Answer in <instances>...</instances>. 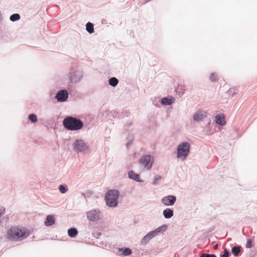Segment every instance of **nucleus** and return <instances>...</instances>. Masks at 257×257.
<instances>
[{
	"label": "nucleus",
	"mask_w": 257,
	"mask_h": 257,
	"mask_svg": "<svg viewBox=\"0 0 257 257\" xmlns=\"http://www.w3.org/2000/svg\"><path fill=\"white\" fill-rule=\"evenodd\" d=\"M217 248H218V244H215V245L214 246V248L215 249H217Z\"/></svg>",
	"instance_id": "nucleus-32"
},
{
	"label": "nucleus",
	"mask_w": 257,
	"mask_h": 257,
	"mask_svg": "<svg viewBox=\"0 0 257 257\" xmlns=\"http://www.w3.org/2000/svg\"><path fill=\"white\" fill-rule=\"evenodd\" d=\"M86 26V30L88 33L91 34L94 32L93 25L92 23L88 22V23H87Z\"/></svg>",
	"instance_id": "nucleus-19"
},
{
	"label": "nucleus",
	"mask_w": 257,
	"mask_h": 257,
	"mask_svg": "<svg viewBox=\"0 0 257 257\" xmlns=\"http://www.w3.org/2000/svg\"><path fill=\"white\" fill-rule=\"evenodd\" d=\"M206 257H216V256L215 254H207V255H205Z\"/></svg>",
	"instance_id": "nucleus-30"
},
{
	"label": "nucleus",
	"mask_w": 257,
	"mask_h": 257,
	"mask_svg": "<svg viewBox=\"0 0 257 257\" xmlns=\"http://www.w3.org/2000/svg\"><path fill=\"white\" fill-rule=\"evenodd\" d=\"M185 91V86L183 85H179L176 89V92L179 93V95H183Z\"/></svg>",
	"instance_id": "nucleus-21"
},
{
	"label": "nucleus",
	"mask_w": 257,
	"mask_h": 257,
	"mask_svg": "<svg viewBox=\"0 0 257 257\" xmlns=\"http://www.w3.org/2000/svg\"><path fill=\"white\" fill-rule=\"evenodd\" d=\"M74 149L78 151H83L87 149V146L82 141L77 140L74 145Z\"/></svg>",
	"instance_id": "nucleus-7"
},
{
	"label": "nucleus",
	"mask_w": 257,
	"mask_h": 257,
	"mask_svg": "<svg viewBox=\"0 0 257 257\" xmlns=\"http://www.w3.org/2000/svg\"><path fill=\"white\" fill-rule=\"evenodd\" d=\"M29 119L32 122H36L37 120V117L36 115L34 114H31L29 116Z\"/></svg>",
	"instance_id": "nucleus-24"
},
{
	"label": "nucleus",
	"mask_w": 257,
	"mask_h": 257,
	"mask_svg": "<svg viewBox=\"0 0 257 257\" xmlns=\"http://www.w3.org/2000/svg\"><path fill=\"white\" fill-rule=\"evenodd\" d=\"M56 97L58 101H65L68 97V92L66 90H61L56 95Z\"/></svg>",
	"instance_id": "nucleus-9"
},
{
	"label": "nucleus",
	"mask_w": 257,
	"mask_h": 257,
	"mask_svg": "<svg viewBox=\"0 0 257 257\" xmlns=\"http://www.w3.org/2000/svg\"><path fill=\"white\" fill-rule=\"evenodd\" d=\"M119 192L116 190H111L106 194L105 199L106 204L110 207H115L117 204Z\"/></svg>",
	"instance_id": "nucleus-3"
},
{
	"label": "nucleus",
	"mask_w": 257,
	"mask_h": 257,
	"mask_svg": "<svg viewBox=\"0 0 257 257\" xmlns=\"http://www.w3.org/2000/svg\"><path fill=\"white\" fill-rule=\"evenodd\" d=\"M216 122L221 125H224L225 124V120L224 116L223 114H218L215 117Z\"/></svg>",
	"instance_id": "nucleus-10"
},
{
	"label": "nucleus",
	"mask_w": 257,
	"mask_h": 257,
	"mask_svg": "<svg viewBox=\"0 0 257 257\" xmlns=\"http://www.w3.org/2000/svg\"><path fill=\"white\" fill-rule=\"evenodd\" d=\"M210 79L212 81H215L217 80V76L214 73H212L210 76Z\"/></svg>",
	"instance_id": "nucleus-28"
},
{
	"label": "nucleus",
	"mask_w": 257,
	"mask_h": 257,
	"mask_svg": "<svg viewBox=\"0 0 257 257\" xmlns=\"http://www.w3.org/2000/svg\"><path fill=\"white\" fill-rule=\"evenodd\" d=\"M163 215L166 218H170L173 215V211L170 208H167L163 211Z\"/></svg>",
	"instance_id": "nucleus-15"
},
{
	"label": "nucleus",
	"mask_w": 257,
	"mask_h": 257,
	"mask_svg": "<svg viewBox=\"0 0 257 257\" xmlns=\"http://www.w3.org/2000/svg\"><path fill=\"white\" fill-rule=\"evenodd\" d=\"M162 103L165 105H170L172 103L173 101L171 99H168L167 98H164L162 99Z\"/></svg>",
	"instance_id": "nucleus-22"
},
{
	"label": "nucleus",
	"mask_w": 257,
	"mask_h": 257,
	"mask_svg": "<svg viewBox=\"0 0 257 257\" xmlns=\"http://www.w3.org/2000/svg\"><path fill=\"white\" fill-rule=\"evenodd\" d=\"M20 19V16L18 14H13L10 17V20L13 22L19 20Z\"/></svg>",
	"instance_id": "nucleus-23"
},
{
	"label": "nucleus",
	"mask_w": 257,
	"mask_h": 257,
	"mask_svg": "<svg viewBox=\"0 0 257 257\" xmlns=\"http://www.w3.org/2000/svg\"><path fill=\"white\" fill-rule=\"evenodd\" d=\"M206 116V112H198L196 113L194 116V119L196 121H200Z\"/></svg>",
	"instance_id": "nucleus-13"
},
{
	"label": "nucleus",
	"mask_w": 257,
	"mask_h": 257,
	"mask_svg": "<svg viewBox=\"0 0 257 257\" xmlns=\"http://www.w3.org/2000/svg\"><path fill=\"white\" fill-rule=\"evenodd\" d=\"M55 223V219L53 215H48L45 221L46 226H51Z\"/></svg>",
	"instance_id": "nucleus-12"
},
{
	"label": "nucleus",
	"mask_w": 257,
	"mask_h": 257,
	"mask_svg": "<svg viewBox=\"0 0 257 257\" xmlns=\"http://www.w3.org/2000/svg\"><path fill=\"white\" fill-rule=\"evenodd\" d=\"M59 191L62 193H65L67 191V188L63 185H60L59 187Z\"/></svg>",
	"instance_id": "nucleus-25"
},
{
	"label": "nucleus",
	"mask_w": 257,
	"mask_h": 257,
	"mask_svg": "<svg viewBox=\"0 0 257 257\" xmlns=\"http://www.w3.org/2000/svg\"><path fill=\"white\" fill-rule=\"evenodd\" d=\"M156 231L150 232L146 236H144V237L143 239V241L144 242L147 243V242L149 241L150 239L154 237L156 235Z\"/></svg>",
	"instance_id": "nucleus-11"
},
{
	"label": "nucleus",
	"mask_w": 257,
	"mask_h": 257,
	"mask_svg": "<svg viewBox=\"0 0 257 257\" xmlns=\"http://www.w3.org/2000/svg\"><path fill=\"white\" fill-rule=\"evenodd\" d=\"M205 255H207L206 253H202L200 255V257H206V256Z\"/></svg>",
	"instance_id": "nucleus-31"
},
{
	"label": "nucleus",
	"mask_w": 257,
	"mask_h": 257,
	"mask_svg": "<svg viewBox=\"0 0 257 257\" xmlns=\"http://www.w3.org/2000/svg\"><path fill=\"white\" fill-rule=\"evenodd\" d=\"M30 235V231L25 227L14 226L7 231V238L12 241H22Z\"/></svg>",
	"instance_id": "nucleus-1"
},
{
	"label": "nucleus",
	"mask_w": 257,
	"mask_h": 257,
	"mask_svg": "<svg viewBox=\"0 0 257 257\" xmlns=\"http://www.w3.org/2000/svg\"><path fill=\"white\" fill-rule=\"evenodd\" d=\"M246 247L247 248H251L252 247V240L251 239H247Z\"/></svg>",
	"instance_id": "nucleus-27"
},
{
	"label": "nucleus",
	"mask_w": 257,
	"mask_h": 257,
	"mask_svg": "<svg viewBox=\"0 0 257 257\" xmlns=\"http://www.w3.org/2000/svg\"><path fill=\"white\" fill-rule=\"evenodd\" d=\"M99 211L91 210L87 213V217L91 221H95L99 219Z\"/></svg>",
	"instance_id": "nucleus-8"
},
{
	"label": "nucleus",
	"mask_w": 257,
	"mask_h": 257,
	"mask_svg": "<svg viewBox=\"0 0 257 257\" xmlns=\"http://www.w3.org/2000/svg\"><path fill=\"white\" fill-rule=\"evenodd\" d=\"M118 81L115 77H112L109 80V84L112 86H115L118 84Z\"/></svg>",
	"instance_id": "nucleus-20"
},
{
	"label": "nucleus",
	"mask_w": 257,
	"mask_h": 257,
	"mask_svg": "<svg viewBox=\"0 0 257 257\" xmlns=\"http://www.w3.org/2000/svg\"><path fill=\"white\" fill-rule=\"evenodd\" d=\"M119 251H121V254L123 256H127L130 255L132 251L129 248H125L124 249L122 248H119Z\"/></svg>",
	"instance_id": "nucleus-16"
},
{
	"label": "nucleus",
	"mask_w": 257,
	"mask_h": 257,
	"mask_svg": "<svg viewBox=\"0 0 257 257\" xmlns=\"http://www.w3.org/2000/svg\"><path fill=\"white\" fill-rule=\"evenodd\" d=\"M63 125L65 128L70 131L79 130L82 128V121L75 117L68 116L66 117L63 121Z\"/></svg>",
	"instance_id": "nucleus-2"
},
{
	"label": "nucleus",
	"mask_w": 257,
	"mask_h": 257,
	"mask_svg": "<svg viewBox=\"0 0 257 257\" xmlns=\"http://www.w3.org/2000/svg\"><path fill=\"white\" fill-rule=\"evenodd\" d=\"M140 164L144 165V168L149 170L152 165L153 158L149 155L143 156L140 160Z\"/></svg>",
	"instance_id": "nucleus-5"
},
{
	"label": "nucleus",
	"mask_w": 257,
	"mask_h": 257,
	"mask_svg": "<svg viewBox=\"0 0 257 257\" xmlns=\"http://www.w3.org/2000/svg\"><path fill=\"white\" fill-rule=\"evenodd\" d=\"M68 234L71 237H75L78 234L77 229L75 228H71L68 230Z\"/></svg>",
	"instance_id": "nucleus-17"
},
{
	"label": "nucleus",
	"mask_w": 257,
	"mask_h": 257,
	"mask_svg": "<svg viewBox=\"0 0 257 257\" xmlns=\"http://www.w3.org/2000/svg\"><path fill=\"white\" fill-rule=\"evenodd\" d=\"M190 151V145L184 142L180 144L177 148V157L182 160H185L188 156Z\"/></svg>",
	"instance_id": "nucleus-4"
},
{
	"label": "nucleus",
	"mask_w": 257,
	"mask_h": 257,
	"mask_svg": "<svg viewBox=\"0 0 257 257\" xmlns=\"http://www.w3.org/2000/svg\"><path fill=\"white\" fill-rule=\"evenodd\" d=\"M230 253L226 249L223 252V254H221L220 257H229Z\"/></svg>",
	"instance_id": "nucleus-26"
},
{
	"label": "nucleus",
	"mask_w": 257,
	"mask_h": 257,
	"mask_svg": "<svg viewBox=\"0 0 257 257\" xmlns=\"http://www.w3.org/2000/svg\"><path fill=\"white\" fill-rule=\"evenodd\" d=\"M5 208L3 206H0V217L4 214Z\"/></svg>",
	"instance_id": "nucleus-29"
},
{
	"label": "nucleus",
	"mask_w": 257,
	"mask_h": 257,
	"mask_svg": "<svg viewBox=\"0 0 257 257\" xmlns=\"http://www.w3.org/2000/svg\"><path fill=\"white\" fill-rule=\"evenodd\" d=\"M128 176L131 179H133L138 182H142V180H140V176L138 174L135 173L134 171H131L128 172Z\"/></svg>",
	"instance_id": "nucleus-14"
},
{
	"label": "nucleus",
	"mask_w": 257,
	"mask_h": 257,
	"mask_svg": "<svg viewBox=\"0 0 257 257\" xmlns=\"http://www.w3.org/2000/svg\"><path fill=\"white\" fill-rule=\"evenodd\" d=\"M232 253L235 255L237 256L239 252H240V246H234L231 249Z\"/></svg>",
	"instance_id": "nucleus-18"
},
{
	"label": "nucleus",
	"mask_w": 257,
	"mask_h": 257,
	"mask_svg": "<svg viewBox=\"0 0 257 257\" xmlns=\"http://www.w3.org/2000/svg\"><path fill=\"white\" fill-rule=\"evenodd\" d=\"M176 198L174 196H168L162 199V202L166 206L173 205L176 202Z\"/></svg>",
	"instance_id": "nucleus-6"
}]
</instances>
